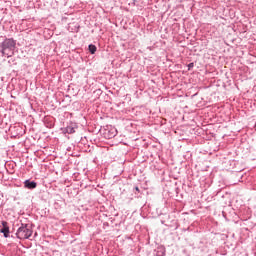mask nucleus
Masks as SVG:
<instances>
[{
	"mask_svg": "<svg viewBox=\"0 0 256 256\" xmlns=\"http://www.w3.org/2000/svg\"><path fill=\"white\" fill-rule=\"evenodd\" d=\"M15 40L6 39L1 43V53L3 57H13L15 53Z\"/></svg>",
	"mask_w": 256,
	"mask_h": 256,
	"instance_id": "1",
	"label": "nucleus"
},
{
	"mask_svg": "<svg viewBox=\"0 0 256 256\" xmlns=\"http://www.w3.org/2000/svg\"><path fill=\"white\" fill-rule=\"evenodd\" d=\"M18 239H29L33 235V230L30 225L22 224L21 227L18 228L16 233Z\"/></svg>",
	"mask_w": 256,
	"mask_h": 256,
	"instance_id": "2",
	"label": "nucleus"
},
{
	"mask_svg": "<svg viewBox=\"0 0 256 256\" xmlns=\"http://www.w3.org/2000/svg\"><path fill=\"white\" fill-rule=\"evenodd\" d=\"M2 229L0 230V233L4 234V237H9V226L7 225V222H2Z\"/></svg>",
	"mask_w": 256,
	"mask_h": 256,
	"instance_id": "3",
	"label": "nucleus"
},
{
	"mask_svg": "<svg viewBox=\"0 0 256 256\" xmlns=\"http://www.w3.org/2000/svg\"><path fill=\"white\" fill-rule=\"evenodd\" d=\"M24 187H26V189H35L37 187V183L34 182V181H29V180H26L24 182Z\"/></svg>",
	"mask_w": 256,
	"mask_h": 256,
	"instance_id": "4",
	"label": "nucleus"
},
{
	"mask_svg": "<svg viewBox=\"0 0 256 256\" xmlns=\"http://www.w3.org/2000/svg\"><path fill=\"white\" fill-rule=\"evenodd\" d=\"M90 53L92 55H95L96 51H97V46L93 45V44H90L89 47H88Z\"/></svg>",
	"mask_w": 256,
	"mask_h": 256,
	"instance_id": "5",
	"label": "nucleus"
},
{
	"mask_svg": "<svg viewBox=\"0 0 256 256\" xmlns=\"http://www.w3.org/2000/svg\"><path fill=\"white\" fill-rule=\"evenodd\" d=\"M135 189H136V191H139V187L136 186Z\"/></svg>",
	"mask_w": 256,
	"mask_h": 256,
	"instance_id": "6",
	"label": "nucleus"
}]
</instances>
